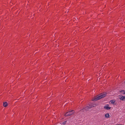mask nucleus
Instances as JSON below:
<instances>
[{
	"instance_id": "9d476101",
	"label": "nucleus",
	"mask_w": 125,
	"mask_h": 125,
	"mask_svg": "<svg viewBox=\"0 0 125 125\" xmlns=\"http://www.w3.org/2000/svg\"><path fill=\"white\" fill-rule=\"evenodd\" d=\"M66 122H67V121H65L63 122L62 123V124L63 125H65L66 124Z\"/></svg>"
},
{
	"instance_id": "6e6552de",
	"label": "nucleus",
	"mask_w": 125,
	"mask_h": 125,
	"mask_svg": "<svg viewBox=\"0 0 125 125\" xmlns=\"http://www.w3.org/2000/svg\"><path fill=\"white\" fill-rule=\"evenodd\" d=\"M110 102L112 104H114L115 102V100H112L110 101Z\"/></svg>"
},
{
	"instance_id": "39448f33",
	"label": "nucleus",
	"mask_w": 125,
	"mask_h": 125,
	"mask_svg": "<svg viewBox=\"0 0 125 125\" xmlns=\"http://www.w3.org/2000/svg\"><path fill=\"white\" fill-rule=\"evenodd\" d=\"M104 108L106 110H109L111 108V107L108 104H106L104 106Z\"/></svg>"
},
{
	"instance_id": "f257e3e1",
	"label": "nucleus",
	"mask_w": 125,
	"mask_h": 125,
	"mask_svg": "<svg viewBox=\"0 0 125 125\" xmlns=\"http://www.w3.org/2000/svg\"><path fill=\"white\" fill-rule=\"evenodd\" d=\"M106 94V93H105L104 94H101L95 96V97L93 98L92 99V101H94L98 100L105 96Z\"/></svg>"
},
{
	"instance_id": "0eeeda50",
	"label": "nucleus",
	"mask_w": 125,
	"mask_h": 125,
	"mask_svg": "<svg viewBox=\"0 0 125 125\" xmlns=\"http://www.w3.org/2000/svg\"><path fill=\"white\" fill-rule=\"evenodd\" d=\"M3 106L5 107H7L8 106V104L7 102H3Z\"/></svg>"
},
{
	"instance_id": "1a4fd4ad",
	"label": "nucleus",
	"mask_w": 125,
	"mask_h": 125,
	"mask_svg": "<svg viewBox=\"0 0 125 125\" xmlns=\"http://www.w3.org/2000/svg\"><path fill=\"white\" fill-rule=\"evenodd\" d=\"M125 92V91L124 90H122L120 91V92L123 94H124Z\"/></svg>"
},
{
	"instance_id": "7ed1b4c3",
	"label": "nucleus",
	"mask_w": 125,
	"mask_h": 125,
	"mask_svg": "<svg viewBox=\"0 0 125 125\" xmlns=\"http://www.w3.org/2000/svg\"><path fill=\"white\" fill-rule=\"evenodd\" d=\"M94 105H92V104H88L87 106L84 108V109L85 110H88L89 109L93 107H94Z\"/></svg>"
},
{
	"instance_id": "f03ea898",
	"label": "nucleus",
	"mask_w": 125,
	"mask_h": 125,
	"mask_svg": "<svg viewBox=\"0 0 125 125\" xmlns=\"http://www.w3.org/2000/svg\"><path fill=\"white\" fill-rule=\"evenodd\" d=\"M74 113V111L73 110H71L69 112L66 113L64 115L66 116H68L73 115Z\"/></svg>"
},
{
	"instance_id": "20e7f679",
	"label": "nucleus",
	"mask_w": 125,
	"mask_h": 125,
	"mask_svg": "<svg viewBox=\"0 0 125 125\" xmlns=\"http://www.w3.org/2000/svg\"><path fill=\"white\" fill-rule=\"evenodd\" d=\"M118 97L120 100L122 101H125V96H124L120 95L118 96Z\"/></svg>"
},
{
	"instance_id": "423d86ee",
	"label": "nucleus",
	"mask_w": 125,
	"mask_h": 125,
	"mask_svg": "<svg viewBox=\"0 0 125 125\" xmlns=\"http://www.w3.org/2000/svg\"><path fill=\"white\" fill-rule=\"evenodd\" d=\"M104 117L105 118H108L110 117V116L109 113H107L105 114Z\"/></svg>"
}]
</instances>
